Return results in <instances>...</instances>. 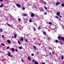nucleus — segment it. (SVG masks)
Returning <instances> with one entry per match:
<instances>
[{
  "label": "nucleus",
  "instance_id": "obj_21",
  "mask_svg": "<svg viewBox=\"0 0 64 64\" xmlns=\"http://www.w3.org/2000/svg\"><path fill=\"white\" fill-rule=\"evenodd\" d=\"M0 32H3V30H2L0 29Z\"/></svg>",
  "mask_w": 64,
  "mask_h": 64
},
{
  "label": "nucleus",
  "instance_id": "obj_18",
  "mask_svg": "<svg viewBox=\"0 0 64 64\" xmlns=\"http://www.w3.org/2000/svg\"><path fill=\"white\" fill-rule=\"evenodd\" d=\"M7 24L8 26H9V27H10V24Z\"/></svg>",
  "mask_w": 64,
  "mask_h": 64
},
{
  "label": "nucleus",
  "instance_id": "obj_16",
  "mask_svg": "<svg viewBox=\"0 0 64 64\" xmlns=\"http://www.w3.org/2000/svg\"><path fill=\"white\" fill-rule=\"evenodd\" d=\"M20 49H22V47H21V46H20L19 47Z\"/></svg>",
  "mask_w": 64,
  "mask_h": 64
},
{
  "label": "nucleus",
  "instance_id": "obj_2",
  "mask_svg": "<svg viewBox=\"0 0 64 64\" xmlns=\"http://www.w3.org/2000/svg\"><path fill=\"white\" fill-rule=\"evenodd\" d=\"M8 56H10V57H13V56L11 55V54H10V52H8Z\"/></svg>",
  "mask_w": 64,
  "mask_h": 64
},
{
  "label": "nucleus",
  "instance_id": "obj_50",
  "mask_svg": "<svg viewBox=\"0 0 64 64\" xmlns=\"http://www.w3.org/2000/svg\"><path fill=\"white\" fill-rule=\"evenodd\" d=\"M25 23H26V21L25 22Z\"/></svg>",
  "mask_w": 64,
  "mask_h": 64
},
{
  "label": "nucleus",
  "instance_id": "obj_8",
  "mask_svg": "<svg viewBox=\"0 0 64 64\" xmlns=\"http://www.w3.org/2000/svg\"><path fill=\"white\" fill-rule=\"evenodd\" d=\"M7 42L8 43L10 44L11 43V42H10V41L9 40H7Z\"/></svg>",
  "mask_w": 64,
  "mask_h": 64
},
{
  "label": "nucleus",
  "instance_id": "obj_17",
  "mask_svg": "<svg viewBox=\"0 0 64 64\" xmlns=\"http://www.w3.org/2000/svg\"><path fill=\"white\" fill-rule=\"evenodd\" d=\"M12 51H14V49L13 48H12Z\"/></svg>",
  "mask_w": 64,
  "mask_h": 64
},
{
  "label": "nucleus",
  "instance_id": "obj_3",
  "mask_svg": "<svg viewBox=\"0 0 64 64\" xmlns=\"http://www.w3.org/2000/svg\"><path fill=\"white\" fill-rule=\"evenodd\" d=\"M34 16V14L33 13H32L31 14V17H33Z\"/></svg>",
  "mask_w": 64,
  "mask_h": 64
},
{
  "label": "nucleus",
  "instance_id": "obj_24",
  "mask_svg": "<svg viewBox=\"0 0 64 64\" xmlns=\"http://www.w3.org/2000/svg\"><path fill=\"white\" fill-rule=\"evenodd\" d=\"M18 21H20H20H21V19L19 18L18 20Z\"/></svg>",
  "mask_w": 64,
  "mask_h": 64
},
{
  "label": "nucleus",
  "instance_id": "obj_11",
  "mask_svg": "<svg viewBox=\"0 0 64 64\" xmlns=\"http://www.w3.org/2000/svg\"><path fill=\"white\" fill-rule=\"evenodd\" d=\"M28 59L29 60H31V59L30 58V57H28Z\"/></svg>",
  "mask_w": 64,
  "mask_h": 64
},
{
  "label": "nucleus",
  "instance_id": "obj_30",
  "mask_svg": "<svg viewBox=\"0 0 64 64\" xmlns=\"http://www.w3.org/2000/svg\"><path fill=\"white\" fill-rule=\"evenodd\" d=\"M61 45H63V42H61L60 43Z\"/></svg>",
  "mask_w": 64,
  "mask_h": 64
},
{
  "label": "nucleus",
  "instance_id": "obj_33",
  "mask_svg": "<svg viewBox=\"0 0 64 64\" xmlns=\"http://www.w3.org/2000/svg\"><path fill=\"white\" fill-rule=\"evenodd\" d=\"M48 40H50V38H48Z\"/></svg>",
  "mask_w": 64,
  "mask_h": 64
},
{
  "label": "nucleus",
  "instance_id": "obj_48",
  "mask_svg": "<svg viewBox=\"0 0 64 64\" xmlns=\"http://www.w3.org/2000/svg\"><path fill=\"white\" fill-rule=\"evenodd\" d=\"M56 18H58V17L57 16H56Z\"/></svg>",
  "mask_w": 64,
  "mask_h": 64
},
{
  "label": "nucleus",
  "instance_id": "obj_37",
  "mask_svg": "<svg viewBox=\"0 0 64 64\" xmlns=\"http://www.w3.org/2000/svg\"><path fill=\"white\" fill-rule=\"evenodd\" d=\"M50 55H51V52H50Z\"/></svg>",
  "mask_w": 64,
  "mask_h": 64
},
{
  "label": "nucleus",
  "instance_id": "obj_44",
  "mask_svg": "<svg viewBox=\"0 0 64 64\" xmlns=\"http://www.w3.org/2000/svg\"><path fill=\"white\" fill-rule=\"evenodd\" d=\"M32 61H33V62H34L35 60H33Z\"/></svg>",
  "mask_w": 64,
  "mask_h": 64
},
{
  "label": "nucleus",
  "instance_id": "obj_15",
  "mask_svg": "<svg viewBox=\"0 0 64 64\" xmlns=\"http://www.w3.org/2000/svg\"><path fill=\"white\" fill-rule=\"evenodd\" d=\"M43 33L44 35H46V33L45 32H44Z\"/></svg>",
  "mask_w": 64,
  "mask_h": 64
},
{
  "label": "nucleus",
  "instance_id": "obj_27",
  "mask_svg": "<svg viewBox=\"0 0 64 64\" xmlns=\"http://www.w3.org/2000/svg\"><path fill=\"white\" fill-rule=\"evenodd\" d=\"M44 7L46 10L47 9V8L45 6H44Z\"/></svg>",
  "mask_w": 64,
  "mask_h": 64
},
{
  "label": "nucleus",
  "instance_id": "obj_5",
  "mask_svg": "<svg viewBox=\"0 0 64 64\" xmlns=\"http://www.w3.org/2000/svg\"><path fill=\"white\" fill-rule=\"evenodd\" d=\"M56 14L58 16H60V13L59 12H58Z\"/></svg>",
  "mask_w": 64,
  "mask_h": 64
},
{
  "label": "nucleus",
  "instance_id": "obj_7",
  "mask_svg": "<svg viewBox=\"0 0 64 64\" xmlns=\"http://www.w3.org/2000/svg\"><path fill=\"white\" fill-rule=\"evenodd\" d=\"M61 6H62V7H64V4H62L61 5Z\"/></svg>",
  "mask_w": 64,
  "mask_h": 64
},
{
  "label": "nucleus",
  "instance_id": "obj_26",
  "mask_svg": "<svg viewBox=\"0 0 64 64\" xmlns=\"http://www.w3.org/2000/svg\"><path fill=\"white\" fill-rule=\"evenodd\" d=\"M49 24L50 25H51V24H52V23L51 22H49Z\"/></svg>",
  "mask_w": 64,
  "mask_h": 64
},
{
  "label": "nucleus",
  "instance_id": "obj_35",
  "mask_svg": "<svg viewBox=\"0 0 64 64\" xmlns=\"http://www.w3.org/2000/svg\"><path fill=\"white\" fill-rule=\"evenodd\" d=\"M56 42H58V40H56Z\"/></svg>",
  "mask_w": 64,
  "mask_h": 64
},
{
  "label": "nucleus",
  "instance_id": "obj_23",
  "mask_svg": "<svg viewBox=\"0 0 64 64\" xmlns=\"http://www.w3.org/2000/svg\"><path fill=\"white\" fill-rule=\"evenodd\" d=\"M2 46H5V44L3 43L2 44Z\"/></svg>",
  "mask_w": 64,
  "mask_h": 64
},
{
  "label": "nucleus",
  "instance_id": "obj_14",
  "mask_svg": "<svg viewBox=\"0 0 64 64\" xmlns=\"http://www.w3.org/2000/svg\"><path fill=\"white\" fill-rule=\"evenodd\" d=\"M61 57H62V58L63 60V59H64V58L63 57V56H61Z\"/></svg>",
  "mask_w": 64,
  "mask_h": 64
},
{
  "label": "nucleus",
  "instance_id": "obj_51",
  "mask_svg": "<svg viewBox=\"0 0 64 64\" xmlns=\"http://www.w3.org/2000/svg\"><path fill=\"white\" fill-rule=\"evenodd\" d=\"M12 38H13V37H12Z\"/></svg>",
  "mask_w": 64,
  "mask_h": 64
},
{
  "label": "nucleus",
  "instance_id": "obj_13",
  "mask_svg": "<svg viewBox=\"0 0 64 64\" xmlns=\"http://www.w3.org/2000/svg\"><path fill=\"white\" fill-rule=\"evenodd\" d=\"M33 48H34V49H36V48L34 46H33Z\"/></svg>",
  "mask_w": 64,
  "mask_h": 64
},
{
  "label": "nucleus",
  "instance_id": "obj_20",
  "mask_svg": "<svg viewBox=\"0 0 64 64\" xmlns=\"http://www.w3.org/2000/svg\"><path fill=\"white\" fill-rule=\"evenodd\" d=\"M18 43H19V44H20V42H19V41L18 40Z\"/></svg>",
  "mask_w": 64,
  "mask_h": 64
},
{
  "label": "nucleus",
  "instance_id": "obj_34",
  "mask_svg": "<svg viewBox=\"0 0 64 64\" xmlns=\"http://www.w3.org/2000/svg\"><path fill=\"white\" fill-rule=\"evenodd\" d=\"M25 8H23V10H25Z\"/></svg>",
  "mask_w": 64,
  "mask_h": 64
},
{
  "label": "nucleus",
  "instance_id": "obj_43",
  "mask_svg": "<svg viewBox=\"0 0 64 64\" xmlns=\"http://www.w3.org/2000/svg\"><path fill=\"white\" fill-rule=\"evenodd\" d=\"M52 54H54V52H52Z\"/></svg>",
  "mask_w": 64,
  "mask_h": 64
},
{
  "label": "nucleus",
  "instance_id": "obj_49",
  "mask_svg": "<svg viewBox=\"0 0 64 64\" xmlns=\"http://www.w3.org/2000/svg\"><path fill=\"white\" fill-rule=\"evenodd\" d=\"M42 64H45V63H43Z\"/></svg>",
  "mask_w": 64,
  "mask_h": 64
},
{
  "label": "nucleus",
  "instance_id": "obj_39",
  "mask_svg": "<svg viewBox=\"0 0 64 64\" xmlns=\"http://www.w3.org/2000/svg\"><path fill=\"white\" fill-rule=\"evenodd\" d=\"M4 35H2V37H4Z\"/></svg>",
  "mask_w": 64,
  "mask_h": 64
},
{
  "label": "nucleus",
  "instance_id": "obj_4",
  "mask_svg": "<svg viewBox=\"0 0 64 64\" xmlns=\"http://www.w3.org/2000/svg\"><path fill=\"white\" fill-rule=\"evenodd\" d=\"M16 5L18 7H21L20 5V4H16Z\"/></svg>",
  "mask_w": 64,
  "mask_h": 64
},
{
  "label": "nucleus",
  "instance_id": "obj_45",
  "mask_svg": "<svg viewBox=\"0 0 64 64\" xmlns=\"http://www.w3.org/2000/svg\"><path fill=\"white\" fill-rule=\"evenodd\" d=\"M62 17V16H60V17Z\"/></svg>",
  "mask_w": 64,
  "mask_h": 64
},
{
  "label": "nucleus",
  "instance_id": "obj_41",
  "mask_svg": "<svg viewBox=\"0 0 64 64\" xmlns=\"http://www.w3.org/2000/svg\"><path fill=\"white\" fill-rule=\"evenodd\" d=\"M51 49V48H49V49L50 50V49Z\"/></svg>",
  "mask_w": 64,
  "mask_h": 64
},
{
  "label": "nucleus",
  "instance_id": "obj_10",
  "mask_svg": "<svg viewBox=\"0 0 64 64\" xmlns=\"http://www.w3.org/2000/svg\"><path fill=\"white\" fill-rule=\"evenodd\" d=\"M23 16H27V14H23Z\"/></svg>",
  "mask_w": 64,
  "mask_h": 64
},
{
  "label": "nucleus",
  "instance_id": "obj_52",
  "mask_svg": "<svg viewBox=\"0 0 64 64\" xmlns=\"http://www.w3.org/2000/svg\"><path fill=\"white\" fill-rule=\"evenodd\" d=\"M42 1V0H40V1Z\"/></svg>",
  "mask_w": 64,
  "mask_h": 64
},
{
  "label": "nucleus",
  "instance_id": "obj_25",
  "mask_svg": "<svg viewBox=\"0 0 64 64\" xmlns=\"http://www.w3.org/2000/svg\"><path fill=\"white\" fill-rule=\"evenodd\" d=\"M25 41L26 42H28V41L27 40V39H26L25 40Z\"/></svg>",
  "mask_w": 64,
  "mask_h": 64
},
{
  "label": "nucleus",
  "instance_id": "obj_40",
  "mask_svg": "<svg viewBox=\"0 0 64 64\" xmlns=\"http://www.w3.org/2000/svg\"><path fill=\"white\" fill-rule=\"evenodd\" d=\"M15 51H16V52H17V50H16Z\"/></svg>",
  "mask_w": 64,
  "mask_h": 64
},
{
  "label": "nucleus",
  "instance_id": "obj_19",
  "mask_svg": "<svg viewBox=\"0 0 64 64\" xmlns=\"http://www.w3.org/2000/svg\"><path fill=\"white\" fill-rule=\"evenodd\" d=\"M3 5L2 4L0 6V8L2 7H3Z\"/></svg>",
  "mask_w": 64,
  "mask_h": 64
},
{
  "label": "nucleus",
  "instance_id": "obj_29",
  "mask_svg": "<svg viewBox=\"0 0 64 64\" xmlns=\"http://www.w3.org/2000/svg\"><path fill=\"white\" fill-rule=\"evenodd\" d=\"M3 0H0V2H2V1H3Z\"/></svg>",
  "mask_w": 64,
  "mask_h": 64
},
{
  "label": "nucleus",
  "instance_id": "obj_32",
  "mask_svg": "<svg viewBox=\"0 0 64 64\" xmlns=\"http://www.w3.org/2000/svg\"><path fill=\"white\" fill-rule=\"evenodd\" d=\"M38 29H40V27H38Z\"/></svg>",
  "mask_w": 64,
  "mask_h": 64
},
{
  "label": "nucleus",
  "instance_id": "obj_31",
  "mask_svg": "<svg viewBox=\"0 0 64 64\" xmlns=\"http://www.w3.org/2000/svg\"><path fill=\"white\" fill-rule=\"evenodd\" d=\"M7 49H8V48H9V47L8 46L7 48Z\"/></svg>",
  "mask_w": 64,
  "mask_h": 64
},
{
  "label": "nucleus",
  "instance_id": "obj_28",
  "mask_svg": "<svg viewBox=\"0 0 64 64\" xmlns=\"http://www.w3.org/2000/svg\"><path fill=\"white\" fill-rule=\"evenodd\" d=\"M32 21V20H30L29 22H31Z\"/></svg>",
  "mask_w": 64,
  "mask_h": 64
},
{
  "label": "nucleus",
  "instance_id": "obj_38",
  "mask_svg": "<svg viewBox=\"0 0 64 64\" xmlns=\"http://www.w3.org/2000/svg\"><path fill=\"white\" fill-rule=\"evenodd\" d=\"M32 56H34V54H32Z\"/></svg>",
  "mask_w": 64,
  "mask_h": 64
},
{
  "label": "nucleus",
  "instance_id": "obj_22",
  "mask_svg": "<svg viewBox=\"0 0 64 64\" xmlns=\"http://www.w3.org/2000/svg\"><path fill=\"white\" fill-rule=\"evenodd\" d=\"M14 36L15 38H16V37H17V36H16V35H14Z\"/></svg>",
  "mask_w": 64,
  "mask_h": 64
},
{
  "label": "nucleus",
  "instance_id": "obj_47",
  "mask_svg": "<svg viewBox=\"0 0 64 64\" xmlns=\"http://www.w3.org/2000/svg\"><path fill=\"white\" fill-rule=\"evenodd\" d=\"M22 62H24V61H23V60H22Z\"/></svg>",
  "mask_w": 64,
  "mask_h": 64
},
{
  "label": "nucleus",
  "instance_id": "obj_6",
  "mask_svg": "<svg viewBox=\"0 0 64 64\" xmlns=\"http://www.w3.org/2000/svg\"><path fill=\"white\" fill-rule=\"evenodd\" d=\"M59 4H60L59 2H58L56 3V5H59Z\"/></svg>",
  "mask_w": 64,
  "mask_h": 64
},
{
  "label": "nucleus",
  "instance_id": "obj_36",
  "mask_svg": "<svg viewBox=\"0 0 64 64\" xmlns=\"http://www.w3.org/2000/svg\"><path fill=\"white\" fill-rule=\"evenodd\" d=\"M44 14H45V15H46V14H47V13L46 12H45L44 13Z\"/></svg>",
  "mask_w": 64,
  "mask_h": 64
},
{
  "label": "nucleus",
  "instance_id": "obj_9",
  "mask_svg": "<svg viewBox=\"0 0 64 64\" xmlns=\"http://www.w3.org/2000/svg\"><path fill=\"white\" fill-rule=\"evenodd\" d=\"M23 38H22L20 40V41H23Z\"/></svg>",
  "mask_w": 64,
  "mask_h": 64
},
{
  "label": "nucleus",
  "instance_id": "obj_12",
  "mask_svg": "<svg viewBox=\"0 0 64 64\" xmlns=\"http://www.w3.org/2000/svg\"><path fill=\"white\" fill-rule=\"evenodd\" d=\"M34 63H35V64H38V62H35Z\"/></svg>",
  "mask_w": 64,
  "mask_h": 64
},
{
  "label": "nucleus",
  "instance_id": "obj_46",
  "mask_svg": "<svg viewBox=\"0 0 64 64\" xmlns=\"http://www.w3.org/2000/svg\"><path fill=\"white\" fill-rule=\"evenodd\" d=\"M20 30H22V28H20Z\"/></svg>",
  "mask_w": 64,
  "mask_h": 64
},
{
  "label": "nucleus",
  "instance_id": "obj_42",
  "mask_svg": "<svg viewBox=\"0 0 64 64\" xmlns=\"http://www.w3.org/2000/svg\"><path fill=\"white\" fill-rule=\"evenodd\" d=\"M34 31H35V28H34Z\"/></svg>",
  "mask_w": 64,
  "mask_h": 64
},
{
  "label": "nucleus",
  "instance_id": "obj_1",
  "mask_svg": "<svg viewBox=\"0 0 64 64\" xmlns=\"http://www.w3.org/2000/svg\"><path fill=\"white\" fill-rule=\"evenodd\" d=\"M58 38L59 39H61L62 40H63L64 42V37H62L60 36H58Z\"/></svg>",
  "mask_w": 64,
  "mask_h": 64
}]
</instances>
